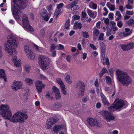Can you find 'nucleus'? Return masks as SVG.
Listing matches in <instances>:
<instances>
[{
  "instance_id": "nucleus-51",
  "label": "nucleus",
  "mask_w": 134,
  "mask_h": 134,
  "mask_svg": "<svg viewBox=\"0 0 134 134\" xmlns=\"http://www.w3.org/2000/svg\"><path fill=\"white\" fill-rule=\"evenodd\" d=\"M126 14L127 15H132L133 14V12L132 11L128 10L126 12Z\"/></svg>"
},
{
  "instance_id": "nucleus-59",
  "label": "nucleus",
  "mask_w": 134,
  "mask_h": 134,
  "mask_svg": "<svg viewBox=\"0 0 134 134\" xmlns=\"http://www.w3.org/2000/svg\"><path fill=\"white\" fill-rule=\"evenodd\" d=\"M125 7L127 9L129 10L132 9L133 8L132 7L130 4H128L126 5Z\"/></svg>"
},
{
  "instance_id": "nucleus-31",
  "label": "nucleus",
  "mask_w": 134,
  "mask_h": 134,
  "mask_svg": "<svg viewBox=\"0 0 134 134\" xmlns=\"http://www.w3.org/2000/svg\"><path fill=\"white\" fill-rule=\"evenodd\" d=\"M77 3V2L73 1L69 4L67 5H66V8L68 9H71V8L73 6L74 4H76Z\"/></svg>"
},
{
  "instance_id": "nucleus-61",
  "label": "nucleus",
  "mask_w": 134,
  "mask_h": 134,
  "mask_svg": "<svg viewBox=\"0 0 134 134\" xmlns=\"http://www.w3.org/2000/svg\"><path fill=\"white\" fill-rule=\"evenodd\" d=\"M125 31L126 32H128V33H130V34H131L132 31L130 29L128 28H125Z\"/></svg>"
},
{
  "instance_id": "nucleus-53",
  "label": "nucleus",
  "mask_w": 134,
  "mask_h": 134,
  "mask_svg": "<svg viewBox=\"0 0 134 134\" xmlns=\"http://www.w3.org/2000/svg\"><path fill=\"white\" fill-rule=\"evenodd\" d=\"M83 36L86 38H88L89 37V35L88 32L85 31L83 33Z\"/></svg>"
},
{
  "instance_id": "nucleus-54",
  "label": "nucleus",
  "mask_w": 134,
  "mask_h": 134,
  "mask_svg": "<svg viewBox=\"0 0 134 134\" xmlns=\"http://www.w3.org/2000/svg\"><path fill=\"white\" fill-rule=\"evenodd\" d=\"M104 34L103 33H101L100 34L98 40H103V37Z\"/></svg>"
},
{
  "instance_id": "nucleus-19",
  "label": "nucleus",
  "mask_w": 134,
  "mask_h": 134,
  "mask_svg": "<svg viewBox=\"0 0 134 134\" xmlns=\"http://www.w3.org/2000/svg\"><path fill=\"white\" fill-rule=\"evenodd\" d=\"M87 12L88 15L93 19H94L97 15V13L96 11H92L88 9H87Z\"/></svg>"
},
{
  "instance_id": "nucleus-35",
  "label": "nucleus",
  "mask_w": 134,
  "mask_h": 134,
  "mask_svg": "<svg viewBox=\"0 0 134 134\" xmlns=\"http://www.w3.org/2000/svg\"><path fill=\"white\" fill-rule=\"evenodd\" d=\"M46 98L49 100H52L53 98L52 94L50 92H47L46 94Z\"/></svg>"
},
{
  "instance_id": "nucleus-4",
  "label": "nucleus",
  "mask_w": 134,
  "mask_h": 134,
  "mask_svg": "<svg viewBox=\"0 0 134 134\" xmlns=\"http://www.w3.org/2000/svg\"><path fill=\"white\" fill-rule=\"evenodd\" d=\"M118 80L124 86H128L131 83L132 80L130 76L126 72L120 69L116 71Z\"/></svg>"
},
{
  "instance_id": "nucleus-20",
  "label": "nucleus",
  "mask_w": 134,
  "mask_h": 134,
  "mask_svg": "<svg viewBox=\"0 0 134 134\" xmlns=\"http://www.w3.org/2000/svg\"><path fill=\"white\" fill-rule=\"evenodd\" d=\"M93 38L94 40H95L96 39L99 33V30L96 28H94L93 29Z\"/></svg>"
},
{
  "instance_id": "nucleus-2",
  "label": "nucleus",
  "mask_w": 134,
  "mask_h": 134,
  "mask_svg": "<svg viewBox=\"0 0 134 134\" xmlns=\"http://www.w3.org/2000/svg\"><path fill=\"white\" fill-rule=\"evenodd\" d=\"M1 115L4 119H8L13 122L23 123L28 118L25 114L19 111L15 113L12 116L10 109L7 104H2L0 105Z\"/></svg>"
},
{
  "instance_id": "nucleus-27",
  "label": "nucleus",
  "mask_w": 134,
  "mask_h": 134,
  "mask_svg": "<svg viewBox=\"0 0 134 134\" xmlns=\"http://www.w3.org/2000/svg\"><path fill=\"white\" fill-rule=\"evenodd\" d=\"M105 56L104 58H103L102 57V55H101V58L102 59L103 64V65H109V60L108 58H105Z\"/></svg>"
},
{
  "instance_id": "nucleus-55",
  "label": "nucleus",
  "mask_w": 134,
  "mask_h": 134,
  "mask_svg": "<svg viewBox=\"0 0 134 134\" xmlns=\"http://www.w3.org/2000/svg\"><path fill=\"white\" fill-rule=\"evenodd\" d=\"M119 9L121 11L122 13L125 12V9L123 8V7L122 6H119Z\"/></svg>"
},
{
  "instance_id": "nucleus-63",
  "label": "nucleus",
  "mask_w": 134,
  "mask_h": 134,
  "mask_svg": "<svg viewBox=\"0 0 134 134\" xmlns=\"http://www.w3.org/2000/svg\"><path fill=\"white\" fill-rule=\"evenodd\" d=\"M113 14L112 13H109L108 15L109 18L111 20H112L113 19Z\"/></svg>"
},
{
  "instance_id": "nucleus-40",
  "label": "nucleus",
  "mask_w": 134,
  "mask_h": 134,
  "mask_svg": "<svg viewBox=\"0 0 134 134\" xmlns=\"http://www.w3.org/2000/svg\"><path fill=\"white\" fill-rule=\"evenodd\" d=\"M38 78L40 80H46L47 79L46 77L42 74H40L38 75Z\"/></svg>"
},
{
  "instance_id": "nucleus-47",
  "label": "nucleus",
  "mask_w": 134,
  "mask_h": 134,
  "mask_svg": "<svg viewBox=\"0 0 134 134\" xmlns=\"http://www.w3.org/2000/svg\"><path fill=\"white\" fill-rule=\"evenodd\" d=\"M61 89L62 92L63 94L65 95L66 93V92L65 90V86H62V87H60Z\"/></svg>"
},
{
  "instance_id": "nucleus-32",
  "label": "nucleus",
  "mask_w": 134,
  "mask_h": 134,
  "mask_svg": "<svg viewBox=\"0 0 134 134\" xmlns=\"http://www.w3.org/2000/svg\"><path fill=\"white\" fill-rule=\"evenodd\" d=\"M108 72L107 70L105 68H103L100 71L99 75L100 76L102 77L104 74L107 73Z\"/></svg>"
},
{
  "instance_id": "nucleus-22",
  "label": "nucleus",
  "mask_w": 134,
  "mask_h": 134,
  "mask_svg": "<svg viewBox=\"0 0 134 134\" xmlns=\"http://www.w3.org/2000/svg\"><path fill=\"white\" fill-rule=\"evenodd\" d=\"M24 49L26 55L32 51L31 50L30 45L28 44H27L24 45Z\"/></svg>"
},
{
  "instance_id": "nucleus-46",
  "label": "nucleus",
  "mask_w": 134,
  "mask_h": 134,
  "mask_svg": "<svg viewBox=\"0 0 134 134\" xmlns=\"http://www.w3.org/2000/svg\"><path fill=\"white\" fill-rule=\"evenodd\" d=\"M31 68L30 66L28 65H25V71L27 73H29Z\"/></svg>"
},
{
  "instance_id": "nucleus-33",
  "label": "nucleus",
  "mask_w": 134,
  "mask_h": 134,
  "mask_svg": "<svg viewBox=\"0 0 134 134\" xmlns=\"http://www.w3.org/2000/svg\"><path fill=\"white\" fill-rule=\"evenodd\" d=\"M56 80L57 83L60 85V87L65 86L63 82L60 79L57 78Z\"/></svg>"
},
{
  "instance_id": "nucleus-11",
  "label": "nucleus",
  "mask_w": 134,
  "mask_h": 134,
  "mask_svg": "<svg viewBox=\"0 0 134 134\" xmlns=\"http://www.w3.org/2000/svg\"><path fill=\"white\" fill-rule=\"evenodd\" d=\"M120 46L123 51H128L134 47V44L133 42H130L121 44Z\"/></svg>"
},
{
  "instance_id": "nucleus-14",
  "label": "nucleus",
  "mask_w": 134,
  "mask_h": 134,
  "mask_svg": "<svg viewBox=\"0 0 134 134\" xmlns=\"http://www.w3.org/2000/svg\"><path fill=\"white\" fill-rule=\"evenodd\" d=\"M62 107L61 104L59 103H55L51 104L50 108L51 109L54 110H57L60 108Z\"/></svg>"
},
{
  "instance_id": "nucleus-36",
  "label": "nucleus",
  "mask_w": 134,
  "mask_h": 134,
  "mask_svg": "<svg viewBox=\"0 0 134 134\" xmlns=\"http://www.w3.org/2000/svg\"><path fill=\"white\" fill-rule=\"evenodd\" d=\"M130 35V33H128L125 31L123 33H121L119 34V35L121 37H125L129 36Z\"/></svg>"
},
{
  "instance_id": "nucleus-7",
  "label": "nucleus",
  "mask_w": 134,
  "mask_h": 134,
  "mask_svg": "<svg viewBox=\"0 0 134 134\" xmlns=\"http://www.w3.org/2000/svg\"><path fill=\"white\" fill-rule=\"evenodd\" d=\"M77 87L79 89L78 94V96L80 98H81L84 94L85 86L83 83L80 81H79L77 83Z\"/></svg>"
},
{
  "instance_id": "nucleus-58",
  "label": "nucleus",
  "mask_w": 134,
  "mask_h": 134,
  "mask_svg": "<svg viewBox=\"0 0 134 134\" xmlns=\"http://www.w3.org/2000/svg\"><path fill=\"white\" fill-rule=\"evenodd\" d=\"M72 18L75 20H78L79 19L80 17L79 15H75L72 16Z\"/></svg>"
},
{
  "instance_id": "nucleus-57",
  "label": "nucleus",
  "mask_w": 134,
  "mask_h": 134,
  "mask_svg": "<svg viewBox=\"0 0 134 134\" xmlns=\"http://www.w3.org/2000/svg\"><path fill=\"white\" fill-rule=\"evenodd\" d=\"M90 47L93 50H97V48L93 44L90 43Z\"/></svg>"
},
{
  "instance_id": "nucleus-29",
  "label": "nucleus",
  "mask_w": 134,
  "mask_h": 134,
  "mask_svg": "<svg viewBox=\"0 0 134 134\" xmlns=\"http://www.w3.org/2000/svg\"><path fill=\"white\" fill-rule=\"evenodd\" d=\"M74 27L75 29H81L82 28V25L80 23H75L74 25Z\"/></svg>"
},
{
  "instance_id": "nucleus-56",
  "label": "nucleus",
  "mask_w": 134,
  "mask_h": 134,
  "mask_svg": "<svg viewBox=\"0 0 134 134\" xmlns=\"http://www.w3.org/2000/svg\"><path fill=\"white\" fill-rule=\"evenodd\" d=\"M89 98L88 96L84 97L82 99V101L84 103H86L88 99Z\"/></svg>"
},
{
  "instance_id": "nucleus-52",
  "label": "nucleus",
  "mask_w": 134,
  "mask_h": 134,
  "mask_svg": "<svg viewBox=\"0 0 134 134\" xmlns=\"http://www.w3.org/2000/svg\"><path fill=\"white\" fill-rule=\"evenodd\" d=\"M109 71L111 76L113 77V68H111L109 70Z\"/></svg>"
},
{
  "instance_id": "nucleus-15",
  "label": "nucleus",
  "mask_w": 134,
  "mask_h": 134,
  "mask_svg": "<svg viewBox=\"0 0 134 134\" xmlns=\"http://www.w3.org/2000/svg\"><path fill=\"white\" fill-rule=\"evenodd\" d=\"M64 5V4L62 3H60L59 4L57 5V9L55 12V14L57 16L61 13V10Z\"/></svg>"
},
{
  "instance_id": "nucleus-41",
  "label": "nucleus",
  "mask_w": 134,
  "mask_h": 134,
  "mask_svg": "<svg viewBox=\"0 0 134 134\" xmlns=\"http://www.w3.org/2000/svg\"><path fill=\"white\" fill-rule=\"evenodd\" d=\"M25 82L27 83L30 85L33 82V81L31 79L26 78L25 80Z\"/></svg>"
},
{
  "instance_id": "nucleus-25",
  "label": "nucleus",
  "mask_w": 134,
  "mask_h": 134,
  "mask_svg": "<svg viewBox=\"0 0 134 134\" xmlns=\"http://www.w3.org/2000/svg\"><path fill=\"white\" fill-rule=\"evenodd\" d=\"M2 77L5 82L7 81V78L4 70L0 69V78Z\"/></svg>"
},
{
  "instance_id": "nucleus-13",
  "label": "nucleus",
  "mask_w": 134,
  "mask_h": 134,
  "mask_svg": "<svg viewBox=\"0 0 134 134\" xmlns=\"http://www.w3.org/2000/svg\"><path fill=\"white\" fill-rule=\"evenodd\" d=\"M41 16L43 18L44 20L48 21L49 18L48 16L47 11L45 9H43L41 13Z\"/></svg>"
},
{
  "instance_id": "nucleus-37",
  "label": "nucleus",
  "mask_w": 134,
  "mask_h": 134,
  "mask_svg": "<svg viewBox=\"0 0 134 134\" xmlns=\"http://www.w3.org/2000/svg\"><path fill=\"white\" fill-rule=\"evenodd\" d=\"M127 24L129 26H132L134 24V20L132 19H129L127 22Z\"/></svg>"
},
{
  "instance_id": "nucleus-24",
  "label": "nucleus",
  "mask_w": 134,
  "mask_h": 134,
  "mask_svg": "<svg viewBox=\"0 0 134 134\" xmlns=\"http://www.w3.org/2000/svg\"><path fill=\"white\" fill-rule=\"evenodd\" d=\"M26 55L30 60H33L35 58V55L32 51Z\"/></svg>"
},
{
  "instance_id": "nucleus-48",
  "label": "nucleus",
  "mask_w": 134,
  "mask_h": 134,
  "mask_svg": "<svg viewBox=\"0 0 134 134\" xmlns=\"http://www.w3.org/2000/svg\"><path fill=\"white\" fill-rule=\"evenodd\" d=\"M74 4L73 6L71 8V10L72 11L75 10L79 9V7L78 5Z\"/></svg>"
},
{
  "instance_id": "nucleus-23",
  "label": "nucleus",
  "mask_w": 134,
  "mask_h": 134,
  "mask_svg": "<svg viewBox=\"0 0 134 134\" xmlns=\"http://www.w3.org/2000/svg\"><path fill=\"white\" fill-rule=\"evenodd\" d=\"M33 47L36 51L38 52L42 53L44 52V49L42 48L39 47L38 46L35 44H33Z\"/></svg>"
},
{
  "instance_id": "nucleus-64",
  "label": "nucleus",
  "mask_w": 134,
  "mask_h": 134,
  "mask_svg": "<svg viewBox=\"0 0 134 134\" xmlns=\"http://www.w3.org/2000/svg\"><path fill=\"white\" fill-rule=\"evenodd\" d=\"M55 95L57 99H59L61 97L60 95V92L55 93Z\"/></svg>"
},
{
  "instance_id": "nucleus-38",
  "label": "nucleus",
  "mask_w": 134,
  "mask_h": 134,
  "mask_svg": "<svg viewBox=\"0 0 134 134\" xmlns=\"http://www.w3.org/2000/svg\"><path fill=\"white\" fill-rule=\"evenodd\" d=\"M65 79L66 82L69 84L71 83L72 81L70 79V77L69 75H67L66 76Z\"/></svg>"
},
{
  "instance_id": "nucleus-17",
  "label": "nucleus",
  "mask_w": 134,
  "mask_h": 134,
  "mask_svg": "<svg viewBox=\"0 0 134 134\" xmlns=\"http://www.w3.org/2000/svg\"><path fill=\"white\" fill-rule=\"evenodd\" d=\"M12 61L14 63L15 65L16 66H20L21 62L20 60H18L16 57L14 56L12 59Z\"/></svg>"
},
{
  "instance_id": "nucleus-12",
  "label": "nucleus",
  "mask_w": 134,
  "mask_h": 134,
  "mask_svg": "<svg viewBox=\"0 0 134 134\" xmlns=\"http://www.w3.org/2000/svg\"><path fill=\"white\" fill-rule=\"evenodd\" d=\"M23 85L22 83L20 81H15L13 82L12 85V89L15 91L21 89Z\"/></svg>"
},
{
  "instance_id": "nucleus-44",
  "label": "nucleus",
  "mask_w": 134,
  "mask_h": 134,
  "mask_svg": "<svg viewBox=\"0 0 134 134\" xmlns=\"http://www.w3.org/2000/svg\"><path fill=\"white\" fill-rule=\"evenodd\" d=\"M51 119L53 122V123H55L59 120L58 118L56 116H54L51 118Z\"/></svg>"
},
{
  "instance_id": "nucleus-39",
  "label": "nucleus",
  "mask_w": 134,
  "mask_h": 134,
  "mask_svg": "<svg viewBox=\"0 0 134 134\" xmlns=\"http://www.w3.org/2000/svg\"><path fill=\"white\" fill-rule=\"evenodd\" d=\"M108 109L110 111H114L115 110H117L115 108V107L114 104H112L111 106L109 107Z\"/></svg>"
},
{
  "instance_id": "nucleus-42",
  "label": "nucleus",
  "mask_w": 134,
  "mask_h": 134,
  "mask_svg": "<svg viewBox=\"0 0 134 134\" xmlns=\"http://www.w3.org/2000/svg\"><path fill=\"white\" fill-rule=\"evenodd\" d=\"M70 26V21L69 20H67L65 23V28L66 29H69Z\"/></svg>"
},
{
  "instance_id": "nucleus-30",
  "label": "nucleus",
  "mask_w": 134,
  "mask_h": 134,
  "mask_svg": "<svg viewBox=\"0 0 134 134\" xmlns=\"http://www.w3.org/2000/svg\"><path fill=\"white\" fill-rule=\"evenodd\" d=\"M115 15L118 16L115 19L116 21H118L119 20H120L122 18V16L121 13L119 11H116Z\"/></svg>"
},
{
  "instance_id": "nucleus-43",
  "label": "nucleus",
  "mask_w": 134,
  "mask_h": 134,
  "mask_svg": "<svg viewBox=\"0 0 134 134\" xmlns=\"http://www.w3.org/2000/svg\"><path fill=\"white\" fill-rule=\"evenodd\" d=\"M64 48V46L60 44L56 46V49L57 50H62Z\"/></svg>"
},
{
  "instance_id": "nucleus-9",
  "label": "nucleus",
  "mask_w": 134,
  "mask_h": 134,
  "mask_svg": "<svg viewBox=\"0 0 134 134\" xmlns=\"http://www.w3.org/2000/svg\"><path fill=\"white\" fill-rule=\"evenodd\" d=\"M35 86L38 93H40L44 88L45 85L41 81L37 80L35 82Z\"/></svg>"
},
{
  "instance_id": "nucleus-18",
  "label": "nucleus",
  "mask_w": 134,
  "mask_h": 134,
  "mask_svg": "<svg viewBox=\"0 0 134 134\" xmlns=\"http://www.w3.org/2000/svg\"><path fill=\"white\" fill-rule=\"evenodd\" d=\"M100 94V96L102 98V100L104 105H109L110 103L107 101V99L105 95L102 92L101 90Z\"/></svg>"
},
{
  "instance_id": "nucleus-10",
  "label": "nucleus",
  "mask_w": 134,
  "mask_h": 134,
  "mask_svg": "<svg viewBox=\"0 0 134 134\" xmlns=\"http://www.w3.org/2000/svg\"><path fill=\"white\" fill-rule=\"evenodd\" d=\"M103 116L104 119L107 122H110L111 120L115 119L114 116L108 111L103 112Z\"/></svg>"
},
{
  "instance_id": "nucleus-49",
  "label": "nucleus",
  "mask_w": 134,
  "mask_h": 134,
  "mask_svg": "<svg viewBox=\"0 0 134 134\" xmlns=\"http://www.w3.org/2000/svg\"><path fill=\"white\" fill-rule=\"evenodd\" d=\"M53 92L55 93L60 92L59 89L55 86L53 87Z\"/></svg>"
},
{
  "instance_id": "nucleus-45",
  "label": "nucleus",
  "mask_w": 134,
  "mask_h": 134,
  "mask_svg": "<svg viewBox=\"0 0 134 134\" xmlns=\"http://www.w3.org/2000/svg\"><path fill=\"white\" fill-rule=\"evenodd\" d=\"M106 80L107 83L109 84H111V80L110 77L109 76H107L106 77Z\"/></svg>"
},
{
  "instance_id": "nucleus-5",
  "label": "nucleus",
  "mask_w": 134,
  "mask_h": 134,
  "mask_svg": "<svg viewBox=\"0 0 134 134\" xmlns=\"http://www.w3.org/2000/svg\"><path fill=\"white\" fill-rule=\"evenodd\" d=\"M39 58V64L42 69L43 70H47L49 68V58L42 55Z\"/></svg>"
},
{
  "instance_id": "nucleus-62",
  "label": "nucleus",
  "mask_w": 134,
  "mask_h": 134,
  "mask_svg": "<svg viewBox=\"0 0 134 134\" xmlns=\"http://www.w3.org/2000/svg\"><path fill=\"white\" fill-rule=\"evenodd\" d=\"M111 29L114 32H115L118 29L116 26H113L112 27Z\"/></svg>"
},
{
  "instance_id": "nucleus-1",
  "label": "nucleus",
  "mask_w": 134,
  "mask_h": 134,
  "mask_svg": "<svg viewBox=\"0 0 134 134\" xmlns=\"http://www.w3.org/2000/svg\"><path fill=\"white\" fill-rule=\"evenodd\" d=\"M27 3V0H12L11 10L14 17L19 23L22 17L23 25L24 29L27 31H32L33 28L29 25L27 15L23 14L22 12H20L26 7Z\"/></svg>"
},
{
  "instance_id": "nucleus-50",
  "label": "nucleus",
  "mask_w": 134,
  "mask_h": 134,
  "mask_svg": "<svg viewBox=\"0 0 134 134\" xmlns=\"http://www.w3.org/2000/svg\"><path fill=\"white\" fill-rule=\"evenodd\" d=\"M117 25L119 28L121 27L123 25V23L121 21H118L117 23Z\"/></svg>"
},
{
  "instance_id": "nucleus-26",
  "label": "nucleus",
  "mask_w": 134,
  "mask_h": 134,
  "mask_svg": "<svg viewBox=\"0 0 134 134\" xmlns=\"http://www.w3.org/2000/svg\"><path fill=\"white\" fill-rule=\"evenodd\" d=\"M106 5L111 11H113L115 9V5L111 4L109 2H107Z\"/></svg>"
},
{
  "instance_id": "nucleus-21",
  "label": "nucleus",
  "mask_w": 134,
  "mask_h": 134,
  "mask_svg": "<svg viewBox=\"0 0 134 134\" xmlns=\"http://www.w3.org/2000/svg\"><path fill=\"white\" fill-rule=\"evenodd\" d=\"M53 122V121L51 118L48 119L46 122V128L47 129L51 128L52 124H54Z\"/></svg>"
},
{
  "instance_id": "nucleus-6",
  "label": "nucleus",
  "mask_w": 134,
  "mask_h": 134,
  "mask_svg": "<svg viewBox=\"0 0 134 134\" xmlns=\"http://www.w3.org/2000/svg\"><path fill=\"white\" fill-rule=\"evenodd\" d=\"M88 125L89 127H100V125L97 120L95 119L89 118L87 119Z\"/></svg>"
},
{
  "instance_id": "nucleus-60",
  "label": "nucleus",
  "mask_w": 134,
  "mask_h": 134,
  "mask_svg": "<svg viewBox=\"0 0 134 134\" xmlns=\"http://www.w3.org/2000/svg\"><path fill=\"white\" fill-rule=\"evenodd\" d=\"M56 46L53 44H52L50 46L51 50L52 51L55 48H56Z\"/></svg>"
},
{
  "instance_id": "nucleus-16",
  "label": "nucleus",
  "mask_w": 134,
  "mask_h": 134,
  "mask_svg": "<svg viewBox=\"0 0 134 134\" xmlns=\"http://www.w3.org/2000/svg\"><path fill=\"white\" fill-rule=\"evenodd\" d=\"M100 47L101 51V55L103 58L105 55V51L106 47L105 44L103 42H101L100 43Z\"/></svg>"
},
{
  "instance_id": "nucleus-3",
  "label": "nucleus",
  "mask_w": 134,
  "mask_h": 134,
  "mask_svg": "<svg viewBox=\"0 0 134 134\" xmlns=\"http://www.w3.org/2000/svg\"><path fill=\"white\" fill-rule=\"evenodd\" d=\"M7 39V42L5 45V51L10 55L15 54L16 53L15 48L18 45L15 37L13 35H9L8 36Z\"/></svg>"
},
{
  "instance_id": "nucleus-34",
  "label": "nucleus",
  "mask_w": 134,
  "mask_h": 134,
  "mask_svg": "<svg viewBox=\"0 0 134 134\" xmlns=\"http://www.w3.org/2000/svg\"><path fill=\"white\" fill-rule=\"evenodd\" d=\"M90 7L94 9H96L97 8V4L91 2L89 4Z\"/></svg>"
},
{
  "instance_id": "nucleus-8",
  "label": "nucleus",
  "mask_w": 134,
  "mask_h": 134,
  "mask_svg": "<svg viewBox=\"0 0 134 134\" xmlns=\"http://www.w3.org/2000/svg\"><path fill=\"white\" fill-rule=\"evenodd\" d=\"M127 103L126 101L118 99V98L116 99L115 101L114 102V104L116 109L118 110L122 108L124 105Z\"/></svg>"
},
{
  "instance_id": "nucleus-28",
  "label": "nucleus",
  "mask_w": 134,
  "mask_h": 134,
  "mask_svg": "<svg viewBox=\"0 0 134 134\" xmlns=\"http://www.w3.org/2000/svg\"><path fill=\"white\" fill-rule=\"evenodd\" d=\"M62 129V126L56 125L55 126L53 129L54 132L55 133H57L58 131L61 130Z\"/></svg>"
}]
</instances>
